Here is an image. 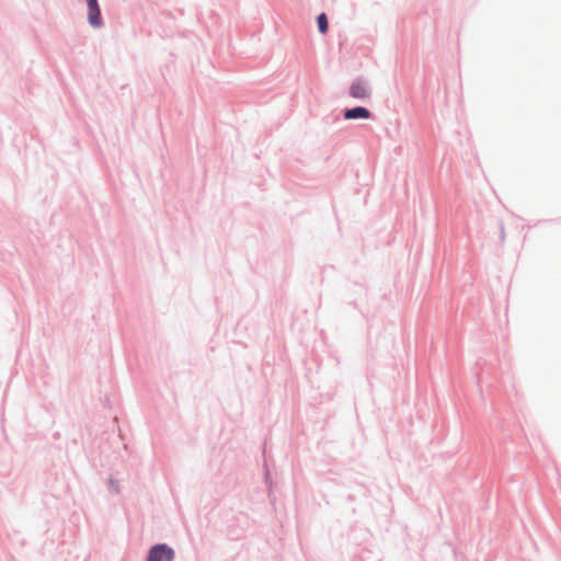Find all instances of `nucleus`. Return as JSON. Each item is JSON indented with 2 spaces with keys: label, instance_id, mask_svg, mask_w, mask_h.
Wrapping results in <instances>:
<instances>
[{
  "label": "nucleus",
  "instance_id": "obj_4",
  "mask_svg": "<svg viewBox=\"0 0 561 561\" xmlns=\"http://www.w3.org/2000/svg\"><path fill=\"white\" fill-rule=\"evenodd\" d=\"M370 117V112L365 107H354L346 110L344 113L345 119H356V118H364L367 119Z\"/></svg>",
  "mask_w": 561,
  "mask_h": 561
},
{
  "label": "nucleus",
  "instance_id": "obj_5",
  "mask_svg": "<svg viewBox=\"0 0 561 561\" xmlns=\"http://www.w3.org/2000/svg\"><path fill=\"white\" fill-rule=\"evenodd\" d=\"M318 27H319V31L324 34L328 32V28H329V23H328V18L324 13H321L318 19Z\"/></svg>",
  "mask_w": 561,
  "mask_h": 561
},
{
  "label": "nucleus",
  "instance_id": "obj_2",
  "mask_svg": "<svg viewBox=\"0 0 561 561\" xmlns=\"http://www.w3.org/2000/svg\"><path fill=\"white\" fill-rule=\"evenodd\" d=\"M350 94L354 99H366L369 98L370 92L367 83L362 79H357L351 84Z\"/></svg>",
  "mask_w": 561,
  "mask_h": 561
},
{
  "label": "nucleus",
  "instance_id": "obj_3",
  "mask_svg": "<svg viewBox=\"0 0 561 561\" xmlns=\"http://www.w3.org/2000/svg\"><path fill=\"white\" fill-rule=\"evenodd\" d=\"M88 19L92 26L101 25V14L98 0L88 1Z\"/></svg>",
  "mask_w": 561,
  "mask_h": 561
},
{
  "label": "nucleus",
  "instance_id": "obj_1",
  "mask_svg": "<svg viewBox=\"0 0 561 561\" xmlns=\"http://www.w3.org/2000/svg\"><path fill=\"white\" fill-rule=\"evenodd\" d=\"M174 551L167 545L153 546L148 554L147 561H172Z\"/></svg>",
  "mask_w": 561,
  "mask_h": 561
}]
</instances>
